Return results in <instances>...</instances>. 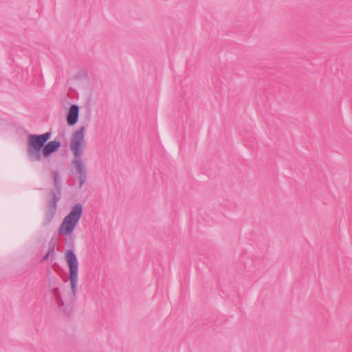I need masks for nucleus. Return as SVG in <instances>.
<instances>
[{
    "label": "nucleus",
    "mask_w": 352,
    "mask_h": 352,
    "mask_svg": "<svg viewBox=\"0 0 352 352\" xmlns=\"http://www.w3.org/2000/svg\"><path fill=\"white\" fill-rule=\"evenodd\" d=\"M79 109L76 104L71 106L67 116V122L69 125H74L78 120Z\"/></svg>",
    "instance_id": "39448f33"
},
{
    "label": "nucleus",
    "mask_w": 352,
    "mask_h": 352,
    "mask_svg": "<svg viewBox=\"0 0 352 352\" xmlns=\"http://www.w3.org/2000/svg\"><path fill=\"white\" fill-rule=\"evenodd\" d=\"M56 202H54V201L52 202L50 204V214L49 217H47L48 221H50L52 219V218L53 217L54 214L56 211Z\"/></svg>",
    "instance_id": "0eeeda50"
},
{
    "label": "nucleus",
    "mask_w": 352,
    "mask_h": 352,
    "mask_svg": "<svg viewBox=\"0 0 352 352\" xmlns=\"http://www.w3.org/2000/svg\"><path fill=\"white\" fill-rule=\"evenodd\" d=\"M82 213V208L80 204H78L72 207L69 214L63 219L58 228L59 234L63 235L71 234L81 218Z\"/></svg>",
    "instance_id": "f03ea898"
},
{
    "label": "nucleus",
    "mask_w": 352,
    "mask_h": 352,
    "mask_svg": "<svg viewBox=\"0 0 352 352\" xmlns=\"http://www.w3.org/2000/svg\"><path fill=\"white\" fill-rule=\"evenodd\" d=\"M49 256V253H47L43 258L44 260L47 259Z\"/></svg>",
    "instance_id": "6e6552de"
},
{
    "label": "nucleus",
    "mask_w": 352,
    "mask_h": 352,
    "mask_svg": "<svg viewBox=\"0 0 352 352\" xmlns=\"http://www.w3.org/2000/svg\"><path fill=\"white\" fill-rule=\"evenodd\" d=\"M74 163H75V166H76L77 171L80 175L85 176V168L84 164L80 160H76Z\"/></svg>",
    "instance_id": "423d86ee"
},
{
    "label": "nucleus",
    "mask_w": 352,
    "mask_h": 352,
    "mask_svg": "<svg viewBox=\"0 0 352 352\" xmlns=\"http://www.w3.org/2000/svg\"><path fill=\"white\" fill-rule=\"evenodd\" d=\"M85 146V127L81 126L72 135L70 140V148L76 158H80Z\"/></svg>",
    "instance_id": "20e7f679"
},
{
    "label": "nucleus",
    "mask_w": 352,
    "mask_h": 352,
    "mask_svg": "<svg viewBox=\"0 0 352 352\" xmlns=\"http://www.w3.org/2000/svg\"><path fill=\"white\" fill-rule=\"evenodd\" d=\"M50 136V133H45L28 137V154L32 161L48 158L60 148V143L58 141L53 140L45 144Z\"/></svg>",
    "instance_id": "f257e3e1"
},
{
    "label": "nucleus",
    "mask_w": 352,
    "mask_h": 352,
    "mask_svg": "<svg viewBox=\"0 0 352 352\" xmlns=\"http://www.w3.org/2000/svg\"><path fill=\"white\" fill-rule=\"evenodd\" d=\"M65 258L69 267L71 288L75 294L78 280V261L74 251L70 250L65 252Z\"/></svg>",
    "instance_id": "7ed1b4c3"
}]
</instances>
